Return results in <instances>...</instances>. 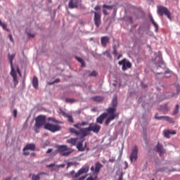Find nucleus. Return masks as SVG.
<instances>
[{
	"instance_id": "nucleus-29",
	"label": "nucleus",
	"mask_w": 180,
	"mask_h": 180,
	"mask_svg": "<svg viewBox=\"0 0 180 180\" xmlns=\"http://www.w3.org/2000/svg\"><path fill=\"white\" fill-rule=\"evenodd\" d=\"M65 102L66 103H74V102H75V100L74 98H66Z\"/></svg>"
},
{
	"instance_id": "nucleus-42",
	"label": "nucleus",
	"mask_w": 180,
	"mask_h": 180,
	"mask_svg": "<svg viewBox=\"0 0 180 180\" xmlns=\"http://www.w3.org/2000/svg\"><path fill=\"white\" fill-rule=\"evenodd\" d=\"M53 152V149L52 148H49L48 149V150L46 151V154H50V153Z\"/></svg>"
},
{
	"instance_id": "nucleus-3",
	"label": "nucleus",
	"mask_w": 180,
	"mask_h": 180,
	"mask_svg": "<svg viewBox=\"0 0 180 180\" xmlns=\"http://www.w3.org/2000/svg\"><path fill=\"white\" fill-rule=\"evenodd\" d=\"M111 105H112V107H109L108 108L106 109V112H107L108 115H110V116L107 118V120L105 121L106 126H109V124H110V122H112V120H115V119H116L115 112L117 110L116 108H117V96H115L113 98Z\"/></svg>"
},
{
	"instance_id": "nucleus-12",
	"label": "nucleus",
	"mask_w": 180,
	"mask_h": 180,
	"mask_svg": "<svg viewBox=\"0 0 180 180\" xmlns=\"http://www.w3.org/2000/svg\"><path fill=\"white\" fill-rule=\"evenodd\" d=\"M155 118L158 120H161V119H164L166 122H169V123H174V121L172 118L168 116H158V114H155Z\"/></svg>"
},
{
	"instance_id": "nucleus-40",
	"label": "nucleus",
	"mask_w": 180,
	"mask_h": 180,
	"mask_svg": "<svg viewBox=\"0 0 180 180\" xmlns=\"http://www.w3.org/2000/svg\"><path fill=\"white\" fill-rule=\"evenodd\" d=\"M77 61H79V63H84V60H82V58H77Z\"/></svg>"
},
{
	"instance_id": "nucleus-6",
	"label": "nucleus",
	"mask_w": 180,
	"mask_h": 180,
	"mask_svg": "<svg viewBox=\"0 0 180 180\" xmlns=\"http://www.w3.org/2000/svg\"><path fill=\"white\" fill-rule=\"evenodd\" d=\"M88 171H89V166H84L79 169L77 173H75V170H72L70 172V175L72 176V178L73 179H77V178H81V175H83V174H86Z\"/></svg>"
},
{
	"instance_id": "nucleus-4",
	"label": "nucleus",
	"mask_w": 180,
	"mask_h": 180,
	"mask_svg": "<svg viewBox=\"0 0 180 180\" xmlns=\"http://www.w3.org/2000/svg\"><path fill=\"white\" fill-rule=\"evenodd\" d=\"M102 168H103V165H102L99 162H96L95 164V167L91 166V167L90 169L91 172L94 174V175H95V176L94 177H93V176L88 177L86 180H97L98 174H99V172H101V169H102Z\"/></svg>"
},
{
	"instance_id": "nucleus-25",
	"label": "nucleus",
	"mask_w": 180,
	"mask_h": 180,
	"mask_svg": "<svg viewBox=\"0 0 180 180\" xmlns=\"http://www.w3.org/2000/svg\"><path fill=\"white\" fill-rule=\"evenodd\" d=\"M150 22H152L153 25L155 27V32H158V24H157V22H155L153 16H150Z\"/></svg>"
},
{
	"instance_id": "nucleus-8",
	"label": "nucleus",
	"mask_w": 180,
	"mask_h": 180,
	"mask_svg": "<svg viewBox=\"0 0 180 180\" xmlns=\"http://www.w3.org/2000/svg\"><path fill=\"white\" fill-rule=\"evenodd\" d=\"M139 158V148H137V146H134L132 149L131 152L129 156V160L131 162L137 161V159Z\"/></svg>"
},
{
	"instance_id": "nucleus-44",
	"label": "nucleus",
	"mask_w": 180,
	"mask_h": 180,
	"mask_svg": "<svg viewBox=\"0 0 180 180\" xmlns=\"http://www.w3.org/2000/svg\"><path fill=\"white\" fill-rule=\"evenodd\" d=\"M39 130H40V128H37V127H35V128H34V131L35 132L39 133Z\"/></svg>"
},
{
	"instance_id": "nucleus-32",
	"label": "nucleus",
	"mask_w": 180,
	"mask_h": 180,
	"mask_svg": "<svg viewBox=\"0 0 180 180\" xmlns=\"http://www.w3.org/2000/svg\"><path fill=\"white\" fill-rule=\"evenodd\" d=\"M48 120L51 121V122H54V123H58V121L56 120V118L49 117Z\"/></svg>"
},
{
	"instance_id": "nucleus-24",
	"label": "nucleus",
	"mask_w": 180,
	"mask_h": 180,
	"mask_svg": "<svg viewBox=\"0 0 180 180\" xmlns=\"http://www.w3.org/2000/svg\"><path fill=\"white\" fill-rule=\"evenodd\" d=\"M63 115L65 117H68V122H70V123H74V119L72 118V116L69 115L68 114L65 113V112H63Z\"/></svg>"
},
{
	"instance_id": "nucleus-11",
	"label": "nucleus",
	"mask_w": 180,
	"mask_h": 180,
	"mask_svg": "<svg viewBox=\"0 0 180 180\" xmlns=\"http://www.w3.org/2000/svg\"><path fill=\"white\" fill-rule=\"evenodd\" d=\"M81 5V0H70L69 1V8L74 9V8H78Z\"/></svg>"
},
{
	"instance_id": "nucleus-51",
	"label": "nucleus",
	"mask_w": 180,
	"mask_h": 180,
	"mask_svg": "<svg viewBox=\"0 0 180 180\" xmlns=\"http://www.w3.org/2000/svg\"><path fill=\"white\" fill-rule=\"evenodd\" d=\"M57 82H60V79H56L53 82V84H56Z\"/></svg>"
},
{
	"instance_id": "nucleus-46",
	"label": "nucleus",
	"mask_w": 180,
	"mask_h": 180,
	"mask_svg": "<svg viewBox=\"0 0 180 180\" xmlns=\"http://www.w3.org/2000/svg\"><path fill=\"white\" fill-rule=\"evenodd\" d=\"M148 4H154V0H146Z\"/></svg>"
},
{
	"instance_id": "nucleus-36",
	"label": "nucleus",
	"mask_w": 180,
	"mask_h": 180,
	"mask_svg": "<svg viewBox=\"0 0 180 180\" xmlns=\"http://www.w3.org/2000/svg\"><path fill=\"white\" fill-rule=\"evenodd\" d=\"M103 8H106L107 9H112V6L104 4Z\"/></svg>"
},
{
	"instance_id": "nucleus-58",
	"label": "nucleus",
	"mask_w": 180,
	"mask_h": 180,
	"mask_svg": "<svg viewBox=\"0 0 180 180\" xmlns=\"http://www.w3.org/2000/svg\"><path fill=\"white\" fill-rule=\"evenodd\" d=\"M83 147H85V149L86 148V143H84V146Z\"/></svg>"
},
{
	"instance_id": "nucleus-47",
	"label": "nucleus",
	"mask_w": 180,
	"mask_h": 180,
	"mask_svg": "<svg viewBox=\"0 0 180 180\" xmlns=\"http://www.w3.org/2000/svg\"><path fill=\"white\" fill-rule=\"evenodd\" d=\"M8 37H9V39H10V41L13 43V38L12 37V35L10 34V35L8 36Z\"/></svg>"
},
{
	"instance_id": "nucleus-23",
	"label": "nucleus",
	"mask_w": 180,
	"mask_h": 180,
	"mask_svg": "<svg viewBox=\"0 0 180 180\" xmlns=\"http://www.w3.org/2000/svg\"><path fill=\"white\" fill-rule=\"evenodd\" d=\"M40 175H47L46 172H40L38 174L32 175V180H40Z\"/></svg>"
},
{
	"instance_id": "nucleus-43",
	"label": "nucleus",
	"mask_w": 180,
	"mask_h": 180,
	"mask_svg": "<svg viewBox=\"0 0 180 180\" xmlns=\"http://www.w3.org/2000/svg\"><path fill=\"white\" fill-rule=\"evenodd\" d=\"M124 165H125L124 169H127V168H129V163H127V162H124Z\"/></svg>"
},
{
	"instance_id": "nucleus-57",
	"label": "nucleus",
	"mask_w": 180,
	"mask_h": 180,
	"mask_svg": "<svg viewBox=\"0 0 180 180\" xmlns=\"http://www.w3.org/2000/svg\"><path fill=\"white\" fill-rule=\"evenodd\" d=\"M120 57H122V55L118 56L117 60H119L120 58Z\"/></svg>"
},
{
	"instance_id": "nucleus-50",
	"label": "nucleus",
	"mask_w": 180,
	"mask_h": 180,
	"mask_svg": "<svg viewBox=\"0 0 180 180\" xmlns=\"http://www.w3.org/2000/svg\"><path fill=\"white\" fill-rule=\"evenodd\" d=\"M23 151H24V153H23L24 155H29V152H27L26 150H23Z\"/></svg>"
},
{
	"instance_id": "nucleus-28",
	"label": "nucleus",
	"mask_w": 180,
	"mask_h": 180,
	"mask_svg": "<svg viewBox=\"0 0 180 180\" xmlns=\"http://www.w3.org/2000/svg\"><path fill=\"white\" fill-rule=\"evenodd\" d=\"M0 26L7 32H9V30L7 27V25L6 23L2 22V21L0 20Z\"/></svg>"
},
{
	"instance_id": "nucleus-30",
	"label": "nucleus",
	"mask_w": 180,
	"mask_h": 180,
	"mask_svg": "<svg viewBox=\"0 0 180 180\" xmlns=\"http://www.w3.org/2000/svg\"><path fill=\"white\" fill-rule=\"evenodd\" d=\"M104 56H107L108 58H112V55H110V51H106L105 52L103 53Z\"/></svg>"
},
{
	"instance_id": "nucleus-13",
	"label": "nucleus",
	"mask_w": 180,
	"mask_h": 180,
	"mask_svg": "<svg viewBox=\"0 0 180 180\" xmlns=\"http://www.w3.org/2000/svg\"><path fill=\"white\" fill-rule=\"evenodd\" d=\"M155 150H156V152L158 153L160 156L163 154H165V150H164L162 145L160 143H158L157 146L155 148Z\"/></svg>"
},
{
	"instance_id": "nucleus-59",
	"label": "nucleus",
	"mask_w": 180,
	"mask_h": 180,
	"mask_svg": "<svg viewBox=\"0 0 180 180\" xmlns=\"http://www.w3.org/2000/svg\"><path fill=\"white\" fill-rule=\"evenodd\" d=\"M172 171H177L176 169H172Z\"/></svg>"
},
{
	"instance_id": "nucleus-20",
	"label": "nucleus",
	"mask_w": 180,
	"mask_h": 180,
	"mask_svg": "<svg viewBox=\"0 0 180 180\" xmlns=\"http://www.w3.org/2000/svg\"><path fill=\"white\" fill-rule=\"evenodd\" d=\"M77 141H78V138H71L66 141L68 144H71V146H77Z\"/></svg>"
},
{
	"instance_id": "nucleus-52",
	"label": "nucleus",
	"mask_w": 180,
	"mask_h": 180,
	"mask_svg": "<svg viewBox=\"0 0 180 180\" xmlns=\"http://www.w3.org/2000/svg\"><path fill=\"white\" fill-rule=\"evenodd\" d=\"M29 37H34V34H28Z\"/></svg>"
},
{
	"instance_id": "nucleus-9",
	"label": "nucleus",
	"mask_w": 180,
	"mask_h": 180,
	"mask_svg": "<svg viewBox=\"0 0 180 180\" xmlns=\"http://www.w3.org/2000/svg\"><path fill=\"white\" fill-rule=\"evenodd\" d=\"M119 65H122V71H127V70L131 68V63L130 61L127 60V59L124 58L122 60H120L118 62Z\"/></svg>"
},
{
	"instance_id": "nucleus-19",
	"label": "nucleus",
	"mask_w": 180,
	"mask_h": 180,
	"mask_svg": "<svg viewBox=\"0 0 180 180\" xmlns=\"http://www.w3.org/2000/svg\"><path fill=\"white\" fill-rule=\"evenodd\" d=\"M109 40H110V39H109V37L105 36L101 37V45L103 46V47H106V46H108Z\"/></svg>"
},
{
	"instance_id": "nucleus-10",
	"label": "nucleus",
	"mask_w": 180,
	"mask_h": 180,
	"mask_svg": "<svg viewBox=\"0 0 180 180\" xmlns=\"http://www.w3.org/2000/svg\"><path fill=\"white\" fill-rule=\"evenodd\" d=\"M92 13H94V23L96 27L101 26V11H92Z\"/></svg>"
},
{
	"instance_id": "nucleus-14",
	"label": "nucleus",
	"mask_w": 180,
	"mask_h": 180,
	"mask_svg": "<svg viewBox=\"0 0 180 180\" xmlns=\"http://www.w3.org/2000/svg\"><path fill=\"white\" fill-rule=\"evenodd\" d=\"M80 141H79L77 143V144L76 145V147L78 150V151H84L85 150V147H84V141H85V138L83 139H80Z\"/></svg>"
},
{
	"instance_id": "nucleus-38",
	"label": "nucleus",
	"mask_w": 180,
	"mask_h": 180,
	"mask_svg": "<svg viewBox=\"0 0 180 180\" xmlns=\"http://www.w3.org/2000/svg\"><path fill=\"white\" fill-rule=\"evenodd\" d=\"M95 11H98V12H101V6H96L95 8H94Z\"/></svg>"
},
{
	"instance_id": "nucleus-15",
	"label": "nucleus",
	"mask_w": 180,
	"mask_h": 180,
	"mask_svg": "<svg viewBox=\"0 0 180 180\" xmlns=\"http://www.w3.org/2000/svg\"><path fill=\"white\" fill-rule=\"evenodd\" d=\"M10 74H11V77H13V78L14 85H18V84H19V81L18 80V75L16 73V70H15V68H13L11 70Z\"/></svg>"
},
{
	"instance_id": "nucleus-22",
	"label": "nucleus",
	"mask_w": 180,
	"mask_h": 180,
	"mask_svg": "<svg viewBox=\"0 0 180 180\" xmlns=\"http://www.w3.org/2000/svg\"><path fill=\"white\" fill-rule=\"evenodd\" d=\"M32 85L34 88H35V89H37V88H39V79H37L36 76L33 77Z\"/></svg>"
},
{
	"instance_id": "nucleus-45",
	"label": "nucleus",
	"mask_w": 180,
	"mask_h": 180,
	"mask_svg": "<svg viewBox=\"0 0 180 180\" xmlns=\"http://www.w3.org/2000/svg\"><path fill=\"white\" fill-rule=\"evenodd\" d=\"M54 165H56L55 164H50V165H48L47 167L48 168H52V167H54Z\"/></svg>"
},
{
	"instance_id": "nucleus-27",
	"label": "nucleus",
	"mask_w": 180,
	"mask_h": 180,
	"mask_svg": "<svg viewBox=\"0 0 180 180\" xmlns=\"http://www.w3.org/2000/svg\"><path fill=\"white\" fill-rule=\"evenodd\" d=\"M179 112V105H176V108L174 110L173 112V115L175 116V115H178V113Z\"/></svg>"
},
{
	"instance_id": "nucleus-31",
	"label": "nucleus",
	"mask_w": 180,
	"mask_h": 180,
	"mask_svg": "<svg viewBox=\"0 0 180 180\" xmlns=\"http://www.w3.org/2000/svg\"><path fill=\"white\" fill-rule=\"evenodd\" d=\"M164 134H165V137H166L167 139H169V130L165 131Z\"/></svg>"
},
{
	"instance_id": "nucleus-37",
	"label": "nucleus",
	"mask_w": 180,
	"mask_h": 180,
	"mask_svg": "<svg viewBox=\"0 0 180 180\" xmlns=\"http://www.w3.org/2000/svg\"><path fill=\"white\" fill-rule=\"evenodd\" d=\"M96 75H97V73L95 71L91 72V73L90 74L91 77H96Z\"/></svg>"
},
{
	"instance_id": "nucleus-41",
	"label": "nucleus",
	"mask_w": 180,
	"mask_h": 180,
	"mask_svg": "<svg viewBox=\"0 0 180 180\" xmlns=\"http://www.w3.org/2000/svg\"><path fill=\"white\" fill-rule=\"evenodd\" d=\"M169 134H176V131L169 130Z\"/></svg>"
},
{
	"instance_id": "nucleus-7",
	"label": "nucleus",
	"mask_w": 180,
	"mask_h": 180,
	"mask_svg": "<svg viewBox=\"0 0 180 180\" xmlns=\"http://www.w3.org/2000/svg\"><path fill=\"white\" fill-rule=\"evenodd\" d=\"M58 151L60 153V155L63 157H67L71 154V151L67 145H60L57 146Z\"/></svg>"
},
{
	"instance_id": "nucleus-33",
	"label": "nucleus",
	"mask_w": 180,
	"mask_h": 180,
	"mask_svg": "<svg viewBox=\"0 0 180 180\" xmlns=\"http://www.w3.org/2000/svg\"><path fill=\"white\" fill-rule=\"evenodd\" d=\"M15 69H16V71H17L18 74V75H20V77L21 73H20V69L19 68V66L15 65Z\"/></svg>"
},
{
	"instance_id": "nucleus-17",
	"label": "nucleus",
	"mask_w": 180,
	"mask_h": 180,
	"mask_svg": "<svg viewBox=\"0 0 180 180\" xmlns=\"http://www.w3.org/2000/svg\"><path fill=\"white\" fill-rule=\"evenodd\" d=\"M159 110L163 112L165 114L168 113V112H169V107H168V104L160 105Z\"/></svg>"
},
{
	"instance_id": "nucleus-5",
	"label": "nucleus",
	"mask_w": 180,
	"mask_h": 180,
	"mask_svg": "<svg viewBox=\"0 0 180 180\" xmlns=\"http://www.w3.org/2000/svg\"><path fill=\"white\" fill-rule=\"evenodd\" d=\"M157 12L159 16H167L169 20H172V17H171V11L168 9V8L164 6H157Z\"/></svg>"
},
{
	"instance_id": "nucleus-2",
	"label": "nucleus",
	"mask_w": 180,
	"mask_h": 180,
	"mask_svg": "<svg viewBox=\"0 0 180 180\" xmlns=\"http://www.w3.org/2000/svg\"><path fill=\"white\" fill-rule=\"evenodd\" d=\"M38 129H41L42 126H44L46 130H49L52 133H56V131H60L61 130V126L58 124H52L50 123L46 124V116L39 115L35 119V125Z\"/></svg>"
},
{
	"instance_id": "nucleus-1",
	"label": "nucleus",
	"mask_w": 180,
	"mask_h": 180,
	"mask_svg": "<svg viewBox=\"0 0 180 180\" xmlns=\"http://www.w3.org/2000/svg\"><path fill=\"white\" fill-rule=\"evenodd\" d=\"M75 128H69V131L73 136L79 137V139H85L86 136L91 134V131L98 134L101 131V126L98 124L91 123L89 125V127L82 128L84 126H88V122H78L73 125Z\"/></svg>"
},
{
	"instance_id": "nucleus-39",
	"label": "nucleus",
	"mask_w": 180,
	"mask_h": 180,
	"mask_svg": "<svg viewBox=\"0 0 180 180\" xmlns=\"http://www.w3.org/2000/svg\"><path fill=\"white\" fill-rule=\"evenodd\" d=\"M159 61H158V63H156V64L158 65H159V67H160V64H163V63H162V60H161V58L160 57H159Z\"/></svg>"
},
{
	"instance_id": "nucleus-34",
	"label": "nucleus",
	"mask_w": 180,
	"mask_h": 180,
	"mask_svg": "<svg viewBox=\"0 0 180 180\" xmlns=\"http://www.w3.org/2000/svg\"><path fill=\"white\" fill-rule=\"evenodd\" d=\"M13 115L14 117H16L18 116V110H16V109L13 110Z\"/></svg>"
},
{
	"instance_id": "nucleus-53",
	"label": "nucleus",
	"mask_w": 180,
	"mask_h": 180,
	"mask_svg": "<svg viewBox=\"0 0 180 180\" xmlns=\"http://www.w3.org/2000/svg\"><path fill=\"white\" fill-rule=\"evenodd\" d=\"M59 167H61L62 168H64V167H65V165L62 164V165H60Z\"/></svg>"
},
{
	"instance_id": "nucleus-54",
	"label": "nucleus",
	"mask_w": 180,
	"mask_h": 180,
	"mask_svg": "<svg viewBox=\"0 0 180 180\" xmlns=\"http://www.w3.org/2000/svg\"><path fill=\"white\" fill-rule=\"evenodd\" d=\"M71 167V163H68L67 169L70 168Z\"/></svg>"
},
{
	"instance_id": "nucleus-60",
	"label": "nucleus",
	"mask_w": 180,
	"mask_h": 180,
	"mask_svg": "<svg viewBox=\"0 0 180 180\" xmlns=\"http://www.w3.org/2000/svg\"><path fill=\"white\" fill-rule=\"evenodd\" d=\"M32 155L34 156L35 155H34V153H32Z\"/></svg>"
},
{
	"instance_id": "nucleus-35",
	"label": "nucleus",
	"mask_w": 180,
	"mask_h": 180,
	"mask_svg": "<svg viewBox=\"0 0 180 180\" xmlns=\"http://www.w3.org/2000/svg\"><path fill=\"white\" fill-rule=\"evenodd\" d=\"M116 161V158L112 157L109 159V162H115Z\"/></svg>"
},
{
	"instance_id": "nucleus-21",
	"label": "nucleus",
	"mask_w": 180,
	"mask_h": 180,
	"mask_svg": "<svg viewBox=\"0 0 180 180\" xmlns=\"http://www.w3.org/2000/svg\"><path fill=\"white\" fill-rule=\"evenodd\" d=\"M15 54H12V55L8 54V61L11 64V70L13 68H13V60H15Z\"/></svg>"
},
{
	"instance_id": "nucleus-26",
	"label": "nucleus",
	"mask_w": 180,
	"mask_h": 180,
	"mask_svg": "<svg viewBox=\"0 0 180 180\" xmlns=\"http://www.w3.org/2000/svg\"><path fill=\"white\" fill-rule=\"evenodd\" d=\"M93 101H94L95 102H102V101H103V97L95 96V97H93Z\"/></svg>"
},
{
	"instance_id": "nucleus-18",
	"label": "nucleus",
	"mask_w": 180,
	"mask_h": 180,
	"mask_svg": "<svg viewBox=\"0 0 180 180\" xmlns=\"http://www.w3.org/2000/svg\"><path fill=\"white\" fill-rule=\"evenodd\" d=\"M27 150L34 151V150H36V145H34V143H30L26 145V146L23 148V151H27Z\"/></svg>"
},
{
	"instance_id": "nucleus-16",
	"label": "nucleus",
	"mask_w": 180,
	"mask_h": 180,
	"mask_svg": "<svg viewBox=\"0 0 180 180\" xmlns=\"http://www.w3.org/2000/svg\"><path fill=\"white\" fill-rule=\"evenodd\" d=\"M109 114H108V112H104L103 114H101L99 117H97L96 119V122L97 123H99V124H102V123H103V120H105V119H106V117H108V115Z\"/></svg>"
},
{
	"instance_id": "nucleus-49",
	"label": "nucleus",
	"mask_w": 180,
	"mask_h": 180,
	"mask_svg": "<svg viewBox=\"0 0 180 180\" xmlns=\"http://www.w3.org/2000/svg\"><path fill=\"white\" fill-rule=\"evenodd\" d=\"M113 54L114 56H117V51L116 49L113 51Z\"/></svg>"
},
{
	"instance_id": "nucleus-55",
	"label": "nucleus",
	"mask_w": 180,
	"mask_h": 180,
	"mask_svg": "<svg viewBox=\"0 0 180 180\" xmlns=\"http://www.w3.org/2000/svg\"><path fill=\"white\" fill-rule=\"evenodd\" d=\"M129 21L131 23H133V20H132L131 17H129Z\"/></svg>"
},
{
	"instance_id": "nucleus-56",
	"label": "nucleus",
	"mask_w": 180,
	"mask_h": 180,
	"mask_svg": "<svg viewBox=\"0 0 180 180\" xmlns=\"http://www.w3.org/2000/svg\"><path fill=\"white\" fill-rule=\"evenodd\" d=\"M118 180H123V176H120V177H119Z\"/></svg>"
},
{
	"instance_id": "nucleus-48",
	"label": "nucleus",
	"mask_w": 180,
	"mask_h": 180,
	"mask_svg": "<svg viewBox=\"0 0 180 180\" xmlns=\"http://www.w3.org/2000/svg\"><path fill=\"white\" fill-rule=\"evenodd\" d=\"M103 12L104 15H108V11H107V10L104 9V10L103 11Z\"/></svg>"
}]
</instances>
